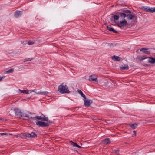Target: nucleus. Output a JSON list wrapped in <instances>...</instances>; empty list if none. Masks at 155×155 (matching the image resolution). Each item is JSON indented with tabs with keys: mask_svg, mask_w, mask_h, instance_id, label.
<instances>
[{
	"mask_svg": "<svg viewBox=\"0 0 155 155\" xmlns=\"http://www.w3.org/2000/svg\"><path fill=\"white\" fill-rule=\"evenodd\" d=\"M148 48H142L140 49V51L143 52V53L147 54H149L150 53V52L149 51H147Z\"/></svg>",
	"mask_w": 155,
	"mask_h": 155,
	"instance_id": "obj_13",
	"label": "nucleus"
},
{
	"mask_svg": "<svg viewBox=\"0 0 155 155\" xmlns=\"http://www.w3.org/2000/svg\"><path fill=\"white\" fill-rule=\"evenodd\" d=\"M30 91H31V93L32 92H35L36 94H38V95H46L48 92L46 91L45 92H41L39 91L37 92V90L34 89L32 90H30Z\"/></svg>",
	"mask_w": 155,
	"mask_h": 155,
	"instance_id": "obj_7",
	"label": "nucleus"
},
{
	"mask_svg": "<svg viewBox=\"0 0 155 155\" xmlns=\"http://www.w3.org/2000/svg\"><path fill=\"white\" fill-rule=\"evenodd\" d=\"M121 12L123 13H131V12L130 10L126 9H122Z\"/></svg>",
	"mask_w": 155,
	"mask_h": 155,
	"instance_id": "obj_21",
	"label": "nucleus"
},
{
	"mask_svg": "<svg viewBox=\"0 0 155 155\" xmlns=\"http://www.w3.org/2000/svg\"><path fill=\"white\" fill-rule=\"evenodd\" d=\"M0 119L1 120H3V118H0Z\"/></svg>",
	"mask_w": 155,
	"mask_h": 155,
	"instance_id": "obj_35",
	"label": "nucleus"
},
{
	"mask_svg": "<svg viewBox=\"0 0 155 155\" xmlns=\"http://www.w3.org/2000/svg\"><path fill=\"white\" fill-rule=\"evenodd\" d=\"M130 127L133 129H134L137 127V123H134V124H130L129 125Z\"/></svg>",
	"mask_w": 155,
	"mask_h": 155,
	"instance_id": "obj_17",
	"label": "nucleus"
},
{
	"mask_svg": "<svg viewBox=\"0 0 155 155\" xmlns=\"http://www.w3.org/2000/svg\"><path fill=\"white\" fill-rule=\"evenodd\" d=\"M107 28L108 30L111 31H113L114 33H117V31L115 30L113 28L108 26L107 27Z\"/></svg>",
	"mask_w": 155,
	"mask_h": 155,
	"instance_id": "obj_20",
	"label": "nucleus"
},
{
	"mask_svg": "<svg viewBox=\"0 0 155 155\" xmlns=\"http://www.w3.org/2000/svg\"><path fill=\"white\" fill-rule=\"evenodd\" d=\"M34 59V58H28L25 59L24 60V62H25L27 61H30L33 60Z\"/></svg>",
	"mask_w": 155,
	"mask_h": 155,
	"instance_id": "obj_23",
	"label": "nucleus"
},
{
	"mask_svg": "<svg viewBox=\"0 0 155 155\" xmlns=\"http://www.w3.org/2000/svg\"><path fill=\"white\" fill-rule=\"evenodd\" d=\"M147 6H141L140 8L142 10H143V11H146V8Z\"/></svg>",
	"mask_w": 155,
	"mask_h": 155,
	"instance_id": "obj_28",
	"label": "nucleus"
},
{
	"mask_svg": "<svg viewBox=\"0 0 155 155\" xmlns=\"http://www.w3.org/2000/svg\"><path fill=\"white\" fill-rule=\"evenodd\" d=\"M84 105L86 107H89L92 103V101L91 100L87 99L86 97L84 98Z\"/></svg>",
	"mask_w": 155,
	"mask_h": 155,
	"instance_id": "obj_6",
	"label": "nucleus"
},
{
	"mask_svg": "<svg viewBox=\"0 0 155 155\" xmlns=\"http://www.w3.org/2000/svg\"><path fill=\"white\" fill-rule=\"evenodd\" d=\"M34 42L31 41H29L28 42V44L29 45H32L34 44Z\"/></svg>",
	"mask_w": 155,
	"mask_h": 155,
	"instance_id": "obj_29",
	"label": "nucleus"
},
{
	"mask_svg": "<svg viewBox=\"0 0 155 155\" xmlns=\"http://www.w3.org/2000/svg\"><path fill=\"white\" fill-rule=\"evenodd\" d=\"M78 92L82 97L84 98H85V96L84 94L81 91V90H78L77 91Z\"/></svg>",
	"mask_w": 155,
	"mask_h": 155,
	"instance_id": "obj_22",
	"label": "nucleus"
},
{
	"mask_svg": "<svg viewBox=\"0 0 155 155\" xmlns=\"http://www.w3.org/2000/svg\"><path fill=\"white\" fill-rule=\"evenodd\" d=\"M148 58H149V59L148 61L149 63L152 64L155 63V58L150 57Z\"/></svg>",
	"mask_w": 155,
	"mask_h": 155,
	"instance_id": "obj_12",
	"label": "nucleus"
},
{
	"mask_svg": "<svg viewBox=\"0 0 155 155\" xmlns=\"http://www.w3.org/2000/svg\"><path fill=\"white\" fill-rule=\"evenodd\" d=\"M22 13V12L20 11H16L14 14L15 16V17H18L21 15Z\"/></svg>",
	"mask_w": 155,
	"mask_h": 155,
	"instance_id": "obj_16",
	"label": "nucleus"
},
{
	"mask_svg": "<svg viewBox=\"0 0 155 155\" xmlns=\"http://www.w3.org/2000/svg\"><path fill=\"white\" fill-rule=\"evenodd\" d=\"M77 147L78 148H81L82 147H81V146H79V145H77Z\"/></svg>",
	"mask_w": 155,
	"mask_h": 155,
	"instance_id": "obj_34",
	"label": "nucleus"
},
{
	"mask_svg": "<svg viewBox=\"0 0 155 155\" xmlns=\"http://www.w3.org/2000/svg\"><path fill=\"white\" fill-rule=\"evenodd\" d=\"M102 142L103 143L106 145L110 143V141L109 138H106L105 140H103Z\"/></svg>",
	"mask_w": 155,
	"mask_h": 155,
	"instance_id": "obj_14",
	"label": "nucleus"
},
{
	"mask_svg": "<svg viewBox=\"0 0 155 155\" xmlns=\"http://www.w3.org/2000/svg\"><path fill=\"white\" fill-rule=\"evenodd\" d=\"M148 58L147 57H146L145 56H137V58L136 59L138 60V61H143V60L146 59V58Z\"/></svg>",
	"mask_w": 155,
	"mask_h": 155,
	"instance_id": "obj_10",
	"label": "nucleus"
},
{
	"mask_svg": "<svg viewBox=\"0 0 155 155\" xmlns=\"http://www.w3.org/2000/svg\"><path fill=\"white\" fill-rule=\"evenodd\" d=\"M136 132L135 130H134L133 131V134H132V136L134 137V136H136Z\"/></svg>",
	"mask_w": 155,
	"mask_h": 155,
	"instance_id": "obj_31",
	"label": "nucleus"
},
{
	"mask_svg": "<svg viewBox=\"0 0 155 155\" xmlns=\"http://www.w3.org/2000/svg\"><path fill=\"white\" fill-rule=\"evenodd\" d=\"M129 69V67L127 65H124L120 67V69L122 70H128Z\"/></svg>",
	"mask_w": 155,
	"mask_h": 155,
	"instance_id": "obj_18",
	"label": "nucleus"
},
{
	"mask_svg": "<svg viewBox=\"0 0 155 155\" xmlns=\"http://www.w3.org/2000/svg\"><path fill=\"white\" fill-rule=\"evenodd\" d=\"M18 91H20L21 93H25L26 94H28L29 93H31V91H30V90H21L20 89H18Z\"/></svg>",
	"mask_w": 155,
	"mask_h": 155,
	"instance_id": "obj_15",
	"label": "nucleus"
},
{
	"mask_svg": "<svg viewBox=\"0 0 155 155\" xmlns=\"http://www.w3.org/2000/svg\"><path fill=\"white\" fill-rule=\"evenodd\" d=\"M7 134V133H0V134L1 135L3 136L4 135H6Z\"/></svg>",
	"mask_w": 155,
	"mask_h": 155,
	"instance_id": "obj_32",
	"label": "nucleus"
},
{
	"mask_svg": "<svg viewBox=\"0 0 155 155\" xmlns=\"http://www.w3.org/2000/svg\"><path fill=\"white\" fill-rule=\"evenodd\" d=\"M13 110L15 112V114L18 117H24L23 116V114L26 115V114H23L21 110L19 109L15 108Z\"/></svg>",
	"mask_w": 155,
	"mask_h": 155,
	"instance_id": "obj_3",
	"label": "nucleus"
},
{
	"mask_svg": "<svg viewBox=\"0 0 155 155\" xmlns=\"http://www.w3.org/2000/svg\"><path fill=\"white\" fill-rule=\"evenodd\" d=\"M23 116L24 117H26L29 118L31 121H33V120H36L35 122L36 124L41 127L48 126L49 125V124L47 122H44L37 120H40L41 121H48V118L43 115L42 116H36L34 114L29 113L28 115L23 114Z\"/></svg>",
	"mask_w": 155,
	"mask_h": 155,
	"instance_id": "obj_1",
	"label": "nucleus"
},
{
	"mask_svg": "<svg viewBox=\"0 0 155 155\" xmlns=\"http://www.w3.org/2000/svg\"><path fill=\"white\" fill-rule=\"evenodd\" d=\"M127 24V21L125 19H123L121 21H120L119 23H117V25L119 27L121 28L126 26Z\"/></svg>",
	"mask_w": 155,
	"mask_h": 155,
	"instance_id": "obj_5",
	"label": "nucleus"
},
{
	"mask_svg": "<svg viewBox=\"0 0 155 155\" xmlns=\"http://www.w3.org/2000/svg\"><path fill=\"white\" fill-rule=\"evenodd\" d=\"M127 17L128 20H131L134 17V15L131 14H128L127 15Z\"/></svg>",
	"mask_w": 155,
	"mask_h": 155,
	"instance_id": "obj_19",
	"label": "nucleus"
},
{
	"mask_svg": "<svg viewBox=\"0 0 155 155\" xmlns=\"http://www.w3.org/2000/svg\"><path fill=\"white\" fill-rule=\"evenodd\" d=\"M25 136L27 137L35 138L37 136V135L34 132H32L31 133H28L25 134Z\"/></svg>",
	"mask_w": 155,
	"mask_h": 155,
	"instance_id": "obj_8",
	"label": "nucleus"
},
{
	"mask_svg": "<svg viewBox=\"0 0 155 155\" xmlns=\"http://www.w3.org/2000/svg\"><path fill=\"white\" fill-rule=\"evenodd\" d=\"M13 71H14L13 69H10L6 71V73H12V72H13Z\"/></svg>",
	"mask_w": 155,
	"mask_h": 155,
	"instance_id": "obj_27",
	"label": "nucleus"
},
{
	"mask_svg": "<svg viewBox=\"0 0 155 155\" xmlns=\"http://www.w3.org/2000/svg\"><path fill=\"white\" fill-rule=\"evenodd\" d=\"M120 17L122 18H124L127 17V15L124 13H120Z\"/></svg>",
	"mask_w": 155,
	"mask_h": 155,
	"instance_id": "obj_25",
	"label": "nucleus"
},
{
	"mask_svg": "<svg viewBox=\"0 0 155 155\" xmlns=\"http://www.w3.org/2000/svg\"><path fill=\"white\" fill-rule=\"evenodd\" d=\"M112 17L114 18V21L117 20L119 18V16L118 15H114Z\"/></svg>",
	"mask_w": 155,
	"mask_h": 155,
	"instance_id": "obj_24",
	"label": "nucleus"
},
{
	"mask_svg": "<svg viewBox=\"0 0 155 155\" xmlns=\"http://www.w3.org/2000/svg\"><path fill=\"white\" fill-rule=\"evenodd\" d=\"M146 11L149 12L154 13L155 12V7L150 8L149 7H147L146 8Z\"/></svg>",
	"mask_w": 155,
	"mask_h": 155,
	"instance_id": "obj_9",
	"label": "nucleus"
},
{
	"mask_svg": "<svg viewBox=\"0 0 155 155\" xmlns=\"http://www.w3.org/2000/svg\"><path fill=\"white\" fill-rule=\"evenodd\" d=\"M70 143H71V144L74 147H76L77 146V144L76 143H75L74 142H72V141H70Z\"/></svg>",
	"mask_w": 155,
	"mask_h": 155,
	"instance_id": "obj_26",
	"label": "nucleus"
},
{
	"mask_svg": "<svg viewBox=\"0 0 155 155\" xmlns=\"http://www.w3.org/2000/svg\"><path fill=\"white\" fill-rule=\"evenodd\" d=\"M5 77V76L1 77L0 76V82L2 80L4 79Z\"/></svg>",
	"mask_w": 155,
	"mask_h": 155,
	"instance_id": "obj_30",
	"label": "nucleus"
},
{
	"mask_svg": "<svg viewBox=\"0 0 155 155\" xmlns=\"http://www.w3.org/2000/svg\"><path fill=\"white\" fill-rule=\"evenodd\" d=\"M97 76L95 74H93L89 76V80L90 81H94L98 83V81L97 80Z\"/></svg>",
	"mask_w": 155,
	"mask_h": 155,
	"instance_id": "obj_4",
	"label": "nucleus"
},
{
	"mask_svg": "<svg viewBox=\"0 0 155 155\" xmlns=\"http://www.w3.org/2000/svg\"><path fill=\"white\" fill-rule=\"evenodd\" d=\"M58 91L61 94L68 93L70 92L67 86L64 83L59 86Z\"/></svg>",
	"mask_w": 155,
	"mask_h": 155,
	"instance_id": "obj_2",
	"label": "nucleus"
},
{
	"mask_svg": "<svg viewBox=\"0 0 155 155\" xmlns=\"http://www.w3.org/2000/svg\"><path fill=\"white\" fill-rule=\"evenodd\" d=\"M112 58L115 61H120L122 60V59L120 57L115 55L112 56Z\"/></svg>",
	"mask_w": 155,
	"mask_h": 155,
	"instance_id": "obj_11",
	"label": "nucleus"
},
{
	"mask_svg": "<svg viewBox=\"0 0 155 155\" xmlns=\"http://www.w3.org/2000/svg\"><path fill=\"white\" fill-rule=\"evenodd\" d=\"M119 152V150H117L115 151V153L116 154H118Z\"/></svg>",
	"mask_w": 155,
	"mask_h": 155,
	"instance_id": "obj_33",
	"label": "nucleus"
}]
</instances>
